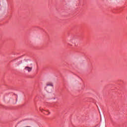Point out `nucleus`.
Returning <instances> with one entry per match:
<instances>
[{"label":"nucleus","instance_id":"obj_1","mask_svg":"<svg viewBox=\"0 0 127 127\" xmlns=\"http://www.w3.org/2000/svg\"><path fill=\"white\" fill-rule=\"evenodd\" d=\"M54 87V85L52 82H48L46 84V86L44 87L45 91H46L47 93H52V88Z\"/></svg>","mask_w":127,"mask_h":127},{"label":"nucleus","instance_id":"obj_2","mask_svg":"<svg viewBox=\"0 0 127 127\" xmlns=\"http://www.w3.org/2000/svg\"><path fill=\"white\" fill-rule=\"evenodd\" d=\"M25 70L26 71H28V72H30L31 71V70H32V67L26 66L25 67Z\"/></svg>","mask_w":127,"mask_h":127}]
</instances>
